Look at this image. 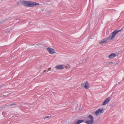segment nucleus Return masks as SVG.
Returning a JSON list of instances; mask_svg holds the SVG:
<instances>
[{
	"label": "nucleus",
	"mask_w": 124,
	"mask_h": 124,
	"mask_svg": "<svg viewBox=\"0 0 124 124\" xmlns=\"http://www.w3.org/2000/svg\"><path fill=\"white\" fill-rule=\"evenodd\" d=\"M88 117L89 119L91 120H94L93 117V116L91 115H89L88 116Z\"/></svg>",
	"instance_id": "11"
},
{
	"label": "nucleus",
	"mask_w": 124,
	"mask_h": 124,
	"mask_svg": "<svg viewBox=\"0 0 124 124\" xmlns=\"http://www.w3.org/2000/svg\"><path fill=\"white\" fill-rule=\"evenodd\" d=\"M21 3L24 6L29 7H32L38 5L39 4L38 3L31 1H21Z\"/></svg>",
	"instance_id": "2"
},
{
	"label": "nucleus",
	"mask_w": 124,
	"mask_h": 124,
	"mask_svg": "<svg viewBox=\"0 0 124 124\" xmlns=\"http://www.w3.org/2000/svg\"><path fill=\"white\" fill-rule=\"evenodd\" d=\"M51 68H49L48 69V70L49 71L51 70Z\"/></svg>",
	"instance_id": "15"
},
{
	"label": "nucleus",
	"mask_w": 124,
	"mask_h": 124,
	"mask_svg": "<svg viewBox=\"0 0 124 124\" xmlns=\"http://www.w3.org/2000/svg\"><path fill=\"white\" fill-rule=\"evenodd\" d=\"M113 63H114L113 62H110L108 63V64H113Z\"/></svg>",
	"instance_id": "13"
},
{
	"label": "nucleus",
	"mask_w": 124,
	"mask_h": 124,
	"mask_svg": "<svg viewBox=\"0 0 124 124\" xmlns=\"http://www.w3.org/2000/svg\"><path fill=\"white\" fill-rule=\"evenodd\" d=\"M52 70V71H53V70Z\"/></svg>",
	"instance_id": "20"
},
{
	"label": "nucleus",
	"mask_w": 124,
	"mask_h": 124,
	"mask_svg": "<svg viewBox=\"0 0 124 124\" xmlns=\"http://www.w3.org/2000/svg\"><path fill=\"white\" fill-rule=\"evenodd\" d=\"M78 61L79 62V65L82 64L83 63V61L81 59L79 60Z\"/></svg>",
	"instance_id": "12"
},
{
	"label": "nucleus",
	"mask_w": 124,
	"mask_h": 124,
	"mask_svg": "<svg viewBox=\"0 0 124 124\" xmlns=\"http://www.w3.org/2000/svg\"><path fill=\"white\" fill-rule=\"evenodd\" d=\"M16 105L14 103V104H12L10 105V106H12L13 105Z\"/></svg>",
	"instance_id": "16"
},
{
	"label": "nucleus",
	"mask_w": 124,
	"mask_h": 124,
	"mask_svg": "<svg viewBox=\"0 0 124 124\" xmlns=\"http://www.w3.org/2000/svg\"><path fill=\"white\" fill-rule=\"evenodd\" d=\"M84 87L86 89H88L89 88V85L87 82L85 83Z\"/></svg>",
	"instance_id": "10"
},
{
	"label": "nucleus",
	"mask_w": 124,
	"mask_h": 124,
	"mask_svg": "<svg viewBox=\"0 0 124 124\" xmlns=\"http://www.w3.org/2000/svg\"><path fill=\"white\" fill-rule=\"evenodd\" d=\"M85 123L87 124H92L94 123V120H87L85 121Z\"/></svg>",
	"instance_id": "8"
},
{
	"label": "nucleus",
	"mask_w": 124,
	"mask_h": 124,
	"mask_svg": "<svg viewBox=\"0 0 124 124\" xmlns=\"http://www.w3.org/2000/svg\"><path fill=\"white\" fill-rule=\"evenodd\" d=\"M46 49L50 54H53L56 53L54 49L52 48L48 47L46 48Z\"/></svg>",
	"instance_id": "4"
},
{
	"label": "nucleus",
	"mask_w": 124,
	"mask_h": 124,
	"mask_svg": "<svg viewBox=\"0 0 124 124\" xmlns=\"http://www.w3.org/2000/svg\"><path fill=\"white\" fill-rule=\"evenodd\" d=\"M55 67L58 70H62L64 68V67L62 65H57Z\"/></svg>",
	"instance_id": "7"
},
{
	"label": "nucleus",
	"mask_w": 124,
	"mask_h": 124,
	"mask_svg": "<svg viewBox=\"0 0 124 124\" xmlns=\"http://www.w3.org/2000/svg\"><path fill=\"white\" fill-rule=\"evenodd\" d=\"M84 120H78L74 123V124H79L83 122Z\"/></svg>",
	"instance_id": "9"
},
{
	"label": "nucleus",
	"mask_w": 124,
	"mask_h": 124,
	"mask_svg": "<svg viewBox=\"0 0 124 124\" xmlns=\"http://www.w3.org/2000/svg\"><path fill=\"white\" fill-rule=\"evenodd\" d=\"M104 111V109L103 108H99L96 110L94 113L95 115L96 116H99L101 115Z\"/></svg>",
	"instance_id": "3"
},
{
	"label": "nucleus",
	"mask_w": 124,
	"mask_h": 124,
	"mask_svg": "<svg viewBox=\"0 0 124 124\" xmlns=\"http://www.w3.org/2000/svg\"><path fill=\"white\" fill-rule=\"evenodd\" d=\"M49 117L48 116H46V117H45V118H48V117Z\"/></svg>",
	"instance_id": "17"
},
{
	"label": "nucleus",
	"mask_w": 124,
	"mask_h": 124,
	"mask_svg": "<svg viewBox=\"0 0 124 124\" xmlns=\"http://www.w3.org/2000/svg\"><path fill=\"white\" fill-rule=\"evenodd\" d=\"M48 71H49V70H47V71H46V72H48Z\"/></svg>",
	"instance_id": "18"
},
{
	"label": "nucleus",
	"mask_w": 124,
	"mask_h": 124,
	"mask_svg": "<svg viewBox=\"0 0 124 124\" xmlns=\"http://www.w3.org/2000/svg\"><path fill=\"white\" fill-rule=\"evenodd\" d=\"M110 100V98L109 97L107 98L106 100L103 102L102 105H106L108 103Z\"/></svg>",
	"instance_id": "5"
},
{
	"label": "nucleus",
	"mask_w": 124,
	"mask_h": 124,
	"mask_svg": "<svg viewBox=\"0 0 124 124\" xmlns=\"http://www.w3.org/2000/svg\"><path fill=\"white\" fill-rule=\"evenodd\" d=\"M46 70H44L43 72L44 73H46Z\"/></svg>",
	"instance_id": "14"
},
{
	"label": "nucleus",
	"mask_w": 124,
	"mask_h": 124,
	"mask_svg": "<svg viewBox=\"0 0 124 124\" xmlns=\"http://www.w3.org/2000/svg\"><path fill=\"white\" fill-rule=\"evenodd\" d=\"M65 67V68H67V67H66V66Z\"/></svg>",
	"instance_id": "19"
},
{
	"label": "nucleus",
	"mask_w": 124,
	"mask_h": 124,
	"mask_svg": "<svg viewBox=\"0 0 124 124\" xmlns=\"http://www.w3.org/2000/svg\"><path fill=\"white\" fill-rule=\"evenodd\" d=\"M122 29L119 30H115L111 34L109 35L107 39H105L101 40L99 42V43L103 45L104 43H106L108 41V40H112L115 38L116 35L118 33L121 31Z\"/></svg>",
	"instance_id": "1"
},
{
	"label": "nucleus",
	"mask_w": 124,
	"mask_h": 124,
	"mask_svg": "<svg viewBox=\"0 0 124 124\" xmlns=\"http://www.w3.org/2000/svg\"><path fill=\"white\" fill-rule=\"evenodd\" d=\"M116 54L115 53H113L110 54L108 56V58L109 59H112L116 57Z\"/></svg>",
	"instance_id": "6"
}]
</instances>
